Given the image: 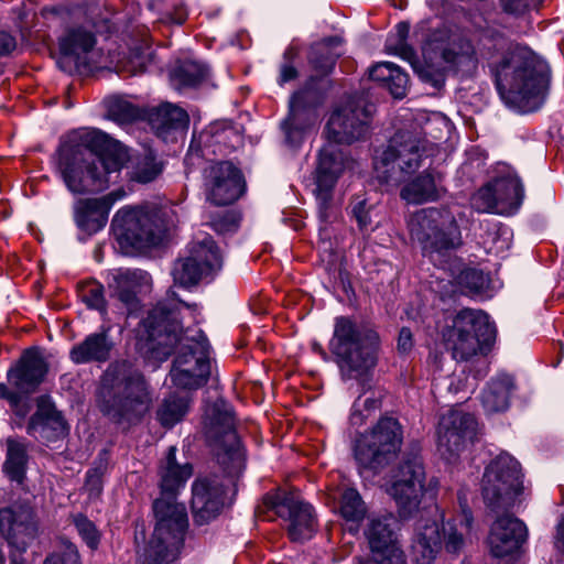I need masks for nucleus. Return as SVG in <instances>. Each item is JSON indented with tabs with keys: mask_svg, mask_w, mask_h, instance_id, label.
<instances>
[{
	"mask_svg": "<svg viewBox=\"0 0 564 564\" xmlns=\"http://www.w3.org/2000/svg\"><path fill=\"white\" fill-rule=\"evenodd\" d=\"M174 296V292H169L166 299L149 312L137 329V337L159 359H166L176 346H181L171 370L172 382L182 389H197L207 382L210 375V345L202 332L197 338L183 336L178 319L181 308L195 313L197 305Z\"/></svg>",
	"mask_w": 564,
	"mask_h": 564,
	"instance_id": "nucleus-1",
	"label": "nucleus"
},
{
	"mask_svg": "<svg viewBox=\"0 0 564 564\" xmlns=\"http://www.w3.org/2000/svg\"><path fill=\"white\" fill-rule=\"evenodd\" d=\"M204 425L226 477L212 475L199 477L193 482L191 507L194 522L199 525L220 514L227 501V488L234 485V478L245 468V454L235 431L231 409L224 401H216L206 409Z\"/></svg>",
	"mask_w": 564,
	"mask_h": 564,
	"instance_id": "nucleus-2",
	"label": "nucleus"
},
{
	"mask_svg": "<svg viewBox=\"0 0 564 564\" xmlns=\"http://www.w3.org/2000/svg\"><path fill=\"white\" fill-rule=\"evenodd\" d=\"M128 160L120 142L100 130L83 129L59 147L56 169L69 192L86 194L107 188Z\"/></svg>",
	"mask_w": 564,
	"mask_h": 564,
	"instance_id": "nucleus-3",
	"label": "nucleus"
},
{
	"mask_svg": "<svg viewBox=\"0 0 564 564\" xmlns=\"http://www.w3.org/2000/svg\"><path fill=\"white\" fill-rule=\"evenodd\" d=\"M409 32L410 25L406 22L398 23L395 34L387 40L386 50L408 61L424 83L434 88H441L444 85L445 74L438 59L449 69L463 75L470 76L476 73L479 58L474 44L468 39L455 37L445 42V32H434L422 47L424 61L420 63L414 50L406 42Z\"/></svg>",
	"mask_w": 564,
	"mask_h": 564,
	"instance_id": "nucleus-4",
	"label": "nucleus"
},
{
	"mask_svg": "<svg viewBox=\"0 0 564 564\" xmlns=\"http://www.w3.org/2000/svg\"><path fill=\"white\" fill-rule=\"evenodd\" d=\"M496 85L507 106L522 111L535 110L547 90V66L529 47L518 46L510 63L498 68Z\"/></svg>",
	"mask_w": 564,
	"mask_h": 564,
	"instance_id": "nucleus-5",
	"label": "nucleus"
},
{
	"mask_svg": "<svg viewBox=\"0 0 564 564\" xmlns=\"http://www.w3.org/2000/svg\"><path fill=\"white\" fill-rule=\"evenodd\" d=\"M378 343L376 332L360 327L345 316L335 319L329 350L344 380H356L362 389L366 388L370 380L369 370L376 365Z\"/></svg>",
	"mask_w": 564,
	"mask_h": 564,
	"instance_id": "nucleus-6",
	"label": "nucleus"
},
{
	"mask_svg": "<svg viewBox=\"0 0 564 564\" xmlns=\"http://www.w3.org/2000/svg\"><path fill=\"white\" fill-rule=\"evenodd\" d=\"M152 399L143 376L139 372L116 375L109 369L102 378L98 405L118 424H134L150 410Z\"/></svg>",
	"mask_w": 564,
	"mask_h": 564,
	"instance_id": "nucleus-7",
	"label": "nucleus"
},
{
	"mask_svg": "<svg viewBox=\"0 0 564 564\" xmlns=\"http://www.w3.org/2000/svg\"><path fill=\"white\" fill-rule=\"evenodd\" d=\"M155 525L144 547L148 564H171L175 562L184 544L188 527L186 508L177 497L160 496L153 502Z\"/></svg>",
	"mask_w": 564,
	"mask_h": 564,
	"instance_id": "nucleus-8",
	"label": "nucleus"
},
{
	"mask_svg": "<svg viewBox=\"0 0 564 564\" xmlns=\"http://www.w3.org/2000/svg\"><path fill=\"white\" fill-rule=\"evenodd\" d=\"M408 227L411 238L421 245L423 254L432 261L462 245L459 227L447 212L421 209L410 217Z\"/></svg>",
	"mask_w": 564,
	"mask_h": 564,
	"instance_id": "nucleus-9",
	"label": "nucleus"
},
{
	"mask_svg": "<svg viewBox=\"0 0 564 564\" xmlns=\"http://www.w3.org/2000/svg\"><path fill=\"white\" fill-rule=\"evenodd\" d=\"M495 339V328L481 311L465 308L457 313L444 340L456 360H468L489 348Z\"/></svg>",
	"mask_w": 564,
	"mask_h": 564,
	"instance_id": "nucleus-10",
	"label": "nucleus"
},
{
	"mask_svg": "<svg viewBox=\"0 0 564 564\" xmlns=\"http://www.w3.org/2000/svg\"><path fill=\"white\" fill-rule=\"evenodd\" d=\"M519 462L507 453L495 457L486 467L481 480L485 503L495 512L509 510L523 492Z\"/></svg>",
	"mask_w": 564,
	"mask_h": 564,
	"instance_id": "nucleus-11",
	"label": "nucleus"
},
{
	"mask_svg": "<svg viewBox=\"0 0 564 564\" xmlns=\"http://www.w3.org/2000/svg\"><path fill=\"white\" fill-rule=\"evenodd\" d=\"M402 440L400 423L393 417H382L357 440L355 458L361 468L377 473L395 459Z\"/></svg>",
	"mask_w": 564,
	"mask_h": 564,
	"instance_id": "nucleus-12",
	"label": "nucleus"
},
{
	"mask_svg": "<svg viewBox=\"0 0 564 564\" xmlns=\"http://www.w3.org/2000/svg\"><path fill=\"white\" fill-rule=\"evenodd\" d=\"M421 141L410 132L395 133L376 159L377 177L384 183L399 184L413 174L423 162Z\"/></svg>",
	"mask_w": 564,
	"mask_h": 564,
	"instance_id": "nucleus-13",
	"label": "nucleus"
},
{
	"mask_svg": "<svg viewBox=\"0 0 564 564\" xmlns=\"http://www.w3.org/2000/svg\"><path fill=\"white\" fill-rule=\"evenodd\" d=\"M354 162L338 148L336 143L325 144L318 153L315 170L314 194L318 206L319 219L330 223L337 216L333 194L335 185L346 169H351Z\"/></svg>",
	"mask_w": 564,
	"mask_h": 564,
	"instance_id": "nucleus-14",
	"label": "nucleus"
},
{
	"mask_svg": "<svg viewBox=\"0 0 564 564\" xmlns=\"http://www.w3.org/2000/svg\"><path fill=\"white\" fill-rule=\"evenodd\" d=\"M113 235L124 250L142 249L154 245L162 230V225L156 212L142 208L122 207L111 221Z\"/></svg>",
	"mask_w": 564,
	"mask_h": 564,
	"instance_id": "nucleus-15",
	"label": "nucleus"
},
{
	"mask_svg": "<svg viewBox=\"0 0 564 564\" xmlns=\"http://www.w3.org/2000/svg\"><path fill=\"white\" fill-rule=\"evenodd\" d=\"M265 506L289 522L288 533L292 541L304 542L315 532V517L311 505L299 494L278 490L264 497Z\"/></svg>",
	"mask_w": 564,
	"mask_h": 564,
	"instance_id": "nucleus-16",
	"label": "nucleus"
},
{
	"mask_svg": "<svg viewBox=\"0 0 564 564\" xmlns=\"http://www.w3.org/2000/svg\"><path fill=\"white\" fill-rule=\"evenodd\" d=\"M372 106L362 99H349L336 108L326 124V134L333 143L350 144L368 132Z\"/></svg>",
	"mask_w": 564,
	"mask_h": 564,
	"instance_id": "nucleus-17",
	"label": "nucleus"
},
{
	"mask_svg": "<svg viewBox=\"0 0 564 564\" xmlns=\"http://www.w3.org/2000/svg\"><path fill=\"white\" fill-rule=\"evenodd\" d=\"M425 491V470L419 457L404 460L388 488V494L394 499L403 518L419 510Z\"/></svg>",
	"mask_w": 564,
	"mask_h": 564,
	"instance_id": "nucleus-18",
	"label": "nucleus"
},
{
	"mask_svg": "<svg viewBox=\"0 0 564 564\" xmlns=\"http://www.w3.org/2000/svg\"><path fill=\"white\" fill-rule=\"evenodd\" d=\"M94 32L85 26L69 28L58 41L57 66L65 73L93 70L99 64Z\"/></svg>",
	"mask_w": 564,
	"mask_h": 564,
	"instance_id": "nucleus-19",
	"label": "nucleus"
},
{
	"mask_svg": "<svg viewBox=\"0 0 564 564\" xmlns=\"http://www.w3.org/2000/svg\"><path fill=\"white\" fill-rule=\"evenodd\" d=\"M0 532L11 546V564H24L23 553L39 534L33 510L28 506L1 509Z\"/></svg>",
	"mask_w": 564,
	"mask_h": 564,
	"instance_id": "nucleus-20",
	"label": "nucleus"
},
{
	"mask_svg": "<svg viewBox=\"0 0 564 564\" xmlns=\"http://www.w3.org/2000/svg\"><path fill=\"white\" fill-rule=\"evenodd\" d=\"M314 77L311 76L305 86L292 95L289 115L281 122L285 142L292 147H296L303 141L304 135L316 124L318 119L315 110L318 94L312 87Z\"/></svg>",
	"mask_w": 564,
	"mask_h": 564,
	"instance_id": "nucleus-21",
	"label": "nucleus"
},
{
	"mask_svg": "<svg viewBox=\"0 0 564 564\" xmlns=\"http://www.w3.org/2000/svg\"><path fill=\"white\" fill-rule=\"evenodd\" d=\"M476 421L469 414L457 410L442 415L437 431V451L448 463L455 462L475 436Z\"/></svg>",
	"mask_w": 564,
	"mask_h": 564,
	"instance_id": "nucleus-22",
	"label": "nucleus"
},
{
	"mask_svg": "<svg viewBox=\"0 0 564 564\" xmlns=\"http://www.w3.org/2000/svg\"><path fill=\"white\" fill-rule=\"evenodd\" d=\"M242 173L228 161L217 162L205 171L206 198L214 205L236 202L245 192Z\"/></svg>",
	"mask_w": 564,
	"mask_h": 564,
	"instance_id": "nucleus-23",
	"label": "nucleus"
},
{
	"mask_svg": "<svg viewBox=\"0 0 564 564\" xmlns=\"http://www.w3.org/2000/svg\"><path fill=\"white\" fill-rule=\"evenodd\" d=\"M392 518L371 519L365 531L372 558L377 564H404L403 551L398 545Z\"/></svg>",
	"mask_w": 564,
	"mask_h": 564,
	"instance_id": "nucleus-24",
	"label": "nucleus"
},
{
	"mask_svg": "<svg viewBox=\"0 0 564 564\" xmlns=\"http://www.w3.org/2000/svg\"><path fill=\"white\" fill-rule=\"evenodd\" d=\"M124 196L126 191L118 188L100 198L78 199L74 205V219L77 227L89 236L96 234L106 226L113 204Z\"/></svg>",
	"mask_w": 564,
	"mask_h": 564,
	"instance_id": "nucleus-25",
	"label": "nucleus"
},
{
	"mask_svg": "<svg viewBox=\"0 0 564 564\" xmlns=\"http://www.w3.org/2000/svg\"><path fill=\"white\" fill-rule=\"evenodd\" d=\"M527 538L528 529L521 520L509 514L499 517L491 524L487 539L489 552L498 558L507 557L516 553Z\"/></svg>",
	"mask_w": 564,
	"mask_h": 564,
	"instance_id": "nucleus-26",
	"label": "nucleus"
},
{
	"mask_svg": "<svg viewBox=\"0 0 564 564\" xmlns=\"http://www.w3.org/2000/svg\"><path fill=\"white\" fill-rule=\"evenodd\" d=\"M46 372L47 365L42 355L36 349H28L8 370L7 378L14 392L30 394L43 382Z\"/></svg>",
	"mask_w": 564,
	"mask_h": 564,
	"instance_id": "nucleus-27",
	"label": "nucleus"
},
{
	"mask_svg": "<svg viewBox=\"0 0 564 564\" xmlns=\"http://www.w3.org/2000/svg\"><path fill=\"white\" fill-rule=\"evenodd\" d=\"M149 274L141 270L117 269L110 273L108 288L111 296L117 299L129 313H134L140 307L138 293L149 282Z\"/></svg>",
	"mask_w": 564,
	"mask_h": 564,
	"instance_id": "nucleus-28",
	"label": "nucleus"
},
{
	"mask_svg": "<svg viewBox=\"0 0 564 564\" xmlns=\"http://www.w3.org/2000/svg\"><path fill=\"white\" fill-rule=\"evenodd\" d=\"M442 546V525L435 520H420L412 541V554L416 564H431Z\"/></svg>",
	"mask_w": 564,
	"mask_h": 564,
	"instance_id": "nucleus-29",
	"label": "nucleus"
},
{
	"mask_svg": "<svg viewBox=\"0 0 564 564\" xmlns=\"http://www.w3.org/2000/svg\"><path fill=\"white\" fill-rule=\"evenodd\" d=\"M518 46L520 45L510 43L501 32L495 29H486L482 32L479 40V54L487 62L495 78L498 68L505 63H510Z\"/></svg>",
	"mask_w": 564,
	"mask_h": 564,
	"instance_id": "nucleus-30",
	"label": "nucleus"
},
{
	"mask_svg": "<svg viewBox=\"0 0 564 564\" xmlns=\"http://www.w3.org/2000/svg\"><path fill=\"white\" fill-rule=\"evenodd\" d=\"M176 447L171 446L159 467L160 488L163 497H177L184 488L187 479L192 476L193 469L188 463L176 462Z\"/></svg>",
	"mask_w": 564,
	"mask_h": 564,
	"instance_id": "nucleus-31",
	"label": "nucleus"
},
{
	"mask_svg": "<svg viewBox=\"0 0 564 564\" xmlns=\"http://www.w3.org/2000/svg\"><path fill=\"white\" fill-rule=\"evenodd\" d=\"M111 348L112 344L106 333H94L73 346L69 358L77 365L104 362L109 359Z\"/></svg>",
	"mask_w": 564,
	"mask_h": 564,
	"instance_id": "nucleus-32",
	"label": "nucleus"
},
{
	"mask_svg": "<svg viewBox=\"0 0 564 564\" xmlns=\"http://www.w3.org/2000/svg\"><path fill=\"white\" fill-rule=\"evenodd\" d=\"M496 198L498 199V214L510 215L521 206L524 189L516 174L497 177L492 181Z\"/></svg>",
	"mask_w": 564,
	"mask_h": 564,
	"instance_id": "nucleus-33",
	"label": "nucleus"
},
{
	"mask_svg": "<svg viewBox=\"0 0 564 564\" xmlns=\"http://www.w3.org/2000/svg\"><path fill=\"white\" fill-rule=\"evenodd\" d=\"M440 182L441 175L434 176L426 171L403 186L400 193L401 198L410 204L435 200L443 192Z\"/></svg>",
	"mask_w": 564,
	"mask_h": 564,
	"instance_id": "nucleus-34",
	"label": "nucleus"
},
{
	"mask_svg": "<svg viewBox=\"0 0 564 564\" xmlns=\"http://www.w3.org/2000/svg\"><path fill=\"white\" fill-rule=\"evenodd\" d=\"M149 121L159 137L166 138L172 130L187 127L188 115L177 106L164 104L151 111Z\"/></svg>",
	"mask_w": 564,
	"mask_h": 564,
	"instance_id": "nucleus-35",
	"label": "nucleus"
},
{
	"mask_svg": "<svg viewBox=\"0 0 564 564\" xmlns=\"http://www.w3.org/2000/svg\"><path fill=\"white\" fill-rule=\"evenodd\" d=\"M514 389L513 378L500 375L492 379L481 394V402L489 413L506 411L509 408L511 392Z\"/></svg>",
	"mask_w": 564,
	"mask_h": 564,
	"instance_id": "nucleus-36",
	"label": "nucleus"
},
{
	"mask_svg": "<svg viewBox=\"0 0 564 564\" xmlns=\"http://www.w3.org/2000/svg\"><path fill=\"white\" fill-rule=\"evenodd\" d=\"M191 399L187 393L173 392L166 395L156 410V419L163 427H173L187 414Z\"/></svg>",
	"mask_w": 564,
	"mask_h": 564,
	"instance_id": "nucleus-37",
	"label": "nucleus"
},
{
	"mask_svg": "<svg viewBox=\"0 0 564 564\" xmlns=\"http://www.w3.org/2000/svg\"><path fill=\"white\" fill-rule=\"evenodd\" d=\"M339 43V39L329 37L311 46L307 61L316 77H324L334 69L338 54L333 52V47Z\"/></svg>",
	"mask_w": 564,
	"mask_h": 564,
	"instance_id": "nucleus-38",
	"label": "nucleus"
},
{
	"mask_svg": "<svg viewBox=\"0 0 564 564\" xmlns=\"http://www.w3.org/2000/svg\"><path fill=\"white\" fill-rule=\"evenodd\" d=\"M207 75V69L195 61L177 63L170 73V83L176 90L199 85Z\"/></svg>",
	"mask_w": 564,
	"mask_h": 564,
	"instance_id": "nucleus-39",
	"label": "nucleus"
},
{
	"mask_svg": "<svg viewBox=\"0 0 564 564\" xmlns=\"http://www.w3.org/2000/svg\"><path fill=\"white\" fill-rule=\"evenodd\" d=\"M188 256L195 258V261L200 267H205L208 273L219 270L223 264L221 253L215 241L208 236L194 240L189 245Z\"/></svg>",
	"mask_w": 564,
	"mask_h": 564,
	"instance_id": "nucleus-40",
	"label": "nucleus"
},
{
	"mask_svg": "<svg viewBox=\"0 0 564 564\" xmlns=\"http://www.w3.org/2000/svg\"><path fill=\"white\" fill-rule=\"evenodd\" d=\"M28 462L25 444L9 437L7 440V458L3 469L8 477L17 482H22Z\"/></svg>",
	"mask_w": 564,
	"mask_h": 564,
	"instance_id": "nucleus-41",
	"label": "nucleus"
},
{
	"mask_svg": "<svg viewBox=\"0 0 564 564\" xmlns=\"http://www.w3.org/2000/svg\"><path fill=\"white\" fill-rule=\"evenodd\" d=\"M205 267H200L195 258L187 256L186 258L175 261L172 275L174 282L181 286L188 288L198 283V281L207 275Z\"/></svg>",
	"mask_w": 564,
	"mask_h": 564,
	"instance_id": "nucleus-42",
	"label": "nucleus"
},
{
	"mask_svg": "<svg viewBox=\"0 0 564 564\" xmlns=\"http://www.w3.org/2000/svg\"><path fill=\"white\" fill-rule=\"evenodd\" d=\"M163 171V163L151 152L139 156L132 166L130 177L141 184L153 182Z\"/></svg>",
	"mask_w": 564,
	"mask_h": 564,
	"instance_id": "nucleus-43",
	"label": "nucleus"
},
{
	"mask_svg": "<svg viewBox=\"0 0 564 564\" xmlns=\"http://www.w3.org/2000/svg\"><path fill=\"white\" fill-rule=\"evenodd\" d=\"M340 513L347 521L357 522L364 519L366 507L356 489L348 488L343 492Z\"/></svg>",
	"mask_w": 564,
	"mask_h": 564,
	"instance_id": "nucleus-44",
	"label": "nucleus"
},
{
	"mask_svg": "<svg viewBox=\"0 0 564 564\" xmlns=\"http://www.w3.org/2000/svg\"><path fill=\"white\" fill-rule=\"evenodd\" d=\"M107 116L109 119L120 123H129L138 118V109L119 97H111L107 100Z\"/></svg>",
	"mask_w": 564,
	"mask_h": 564,
	"instance_id": "nucleus-45",
	"label": "nucleus"
},
{
	"mask_svg": "<svg viewBox=\"0 0 564 564\" xmlns=\"http://www.w3.org/2000/svg\"><path fill=\"white\" fill-rule=\"evenodd\" d=\"M82 301L91 310H96L101 314L107 313V301L104 294V286L96 282L89 281L84 283L79 290Z\"/></svg>",
	"mask_w": 564,
	"mask_h": 564,
	"instance_id": "nucleus-46",
	"label": "nucleus"
},
{
	"mask_svg": "<svg viewBox=\"0 0 564 564\" xmlns=\"http://www.w3.org/2000/svg\"><path fill=\"white\" fill-rule=\"evenodd\" d=\"M151 62V54L140 50H132L130 55L121 61L117 68L118 72L129 73L131 75L141 74L147 69Z\"/></svg>",
	"mask_w": 564,
	"mask_h": 564,
	"instance_id": "nucleus-47",
	"label": "nucleus"
},
{
	"mask_svg": "<svg viewBox=\"0 0 564 564\" xmlns=\"http://www.w3.org/2000/svg\"><path fill=\"white\" fill-rule=\"evenodd\" d=\"M297 56L299 51L294 46H290L284 51L278 76V84L280 86L295 80L299 77V69L294 64Z\"/></svg>",
	"mask_w": 564,
	"mask_h": 564,
	"instance_id": "nucleus-48",
	"label": "nucleus"
},
{
	"mask_svg": "<svg viewBox=\"0 0 564 564\" xmlns=\"http://www.w3.org/2000/svg\"><path fill=\"white\" fill-rule=\"evenodd\" d=\"M74 524L85 543L91 550H96L100 542V533L97 530L95 523L84 514H77L74 517Z\"/></svg>",
	"mask_w": 564,
	"mask_h": 564,
	"instance_id": "nucleus-49",
	"label": "nucleus"
},
{
	"mask_svg": "<svg viewBox=\"0 0 564 564\" xmlns=\"http://www.w3.org/2000/svg\"><path fill=\"white\" fill-rule=\"evenodd\" d=\"M473 205L479 212L498 214V199L492 182L481 187L473 196Z\"/></svg>",
	"mask_w": 564,
	"mask_h": 564,
	"instance_id": "nucleus-50",
	"label": "nucleus"
},
{
	"mask_svg": "<svg viewBox=\"0 0 564 564\" xmlns=\"http://www.w3.org/2000/svg\"><path fill=\"white\" fill-rule=\"evenodd\" d=\"M44 564H80L76 545L69 541L62 540L61 552L47 556Z\"/></svg>",
	"mask_w": 564,
	"mask_h": 564,
	"instance_id": "nucleus-51",
	"label": "nucleus"
},
{
	"mask_svg": "<svg viewBox=\"0 0 564 564\" xmlns=\"http://www.w3.org/2000/svg\"><path fill=\"white\" fill-rule=\"evenodd\" d=\"M442 541H444L446 552L452 554H458L465 545L463 533L449 523L442 524Z\"/></svg>",
	"mask_w": 564,
	"mask_h": 564,
	"instance_id": "nucleus-52",
	"label": "nucleus"
},
{
	"mask_svg": "<svg viewBox=\"0 0 564 564\" xmlns=\"http://www.w3.org/2000/svg\"><path fill=\"white\" fill-rule=\"evenodd\" d=\"M50 420L58 421L59 415L56 411L47 405H39L37 411L31 416L28 424V433L33 435L34 432L40 427L45 425Z\"/></svg>",
	"mask_w": 564,
	"mask_h": 564,
	"instance_id": "nucleus-53",
	"label": "nucleus"
},
{
	"mask_svg": "<svg viewBox=\"0 0 564 564\" xmlns=\"http://www.w3.org/2000/svg\"><path fill=\"white\" fill-rule=\"evenodd\" d=\"M408 83V75L397 66L395 68H392V76L386 87L394 98H403L406 94Z\"/></svg>",
	"mask_w": 564,
	"mask_h": 564,
	"instance_id": "nucleus-54",
	"label": "nucleus"
},
{
	"mask_svg": "<svg viewBox=\"0 0 564 564\" xmlns=\"http://www.w3.org/2000/svg\"><path fill=\"white\" fill-rule=\"evenodd\" d=\"M21 394L10 390L6 383H0V398L6 399L10 403L17 415L24 417L29 412V406L20 404Z\"/></svg>",
	"mask_w": 564,
	"mask_h": 564,
	"instance_id": "nucleus-55",
	"label": "nucleus"
},
{
	"mask_svg": "<svg viewBox=\"0 0 564 564\" xmlns=\"http://www.w3.org/2000/svg\"><path fill=\"white\" fill-rule=\"evenodd\" d=\"M503 10L512 14H522L531 8H536L540 0H500Z\"/></svg>",
	"mask_w": 564,
	"mask_h": 564,
	"instance_id": "nucleus-56",
	"label": "nucleus"
},
{
	"mask_svg": "<svg viewBox=\"0 0 564 564\" xmlns=\"http://www.w3.org/2000/svg\"><path fill=\"white\" fill-rule=\"evenodd\" d=\"M395 67L397 65L390 62L378 63L369 69V77L372 80L380 82L386 86L392 76V68Z\"/></svg>",
	"mask_w": 564,
	"mask_h": 564,
	"instance_id": "nucleus-57",
	"label": "nucleus"
},
{
	"mask_svg": "<svg viewBox=\"0 0 564 564\" xmlns=\"http://www.w3.org/2000/svg\"><path fill=\"white\" fill-rule=\"evenodd\" d=\"M351 213L352 216L356 218L358 226L361 230H365L369 227V225L371 224V219L365 199H359L355 202L351 207Z\"/></svg>",
	"mask_w": 564,
	"mask_h": 564,
	"instance_id": "nucleus-58",
	"label": "nucleus"
},
{
	"mask_svg": "<svg viewBox=\"0 0 564 564\" xmlns=\"http://www.w3.org/2000/svg\"><path fill=\"white\" fill-rule=\"evenodd\" d=\"M463 280L466 285L473 291H479L484 286V276L477 270H468L464 272Z\"/></svg>",
	"mask_w": 564,
	"mask_h": 564,
	"instance_id": "nucleus-59",
	"label": "nucleus"
},
{
	"mask_svg": "<svg viewBox=\"0 0 564 564\" xmlns=\"http://www.w3.org/2000/svg\"><path fill=\"white\" fill-rule=\"evenodd\" d=\"M101 475H102V471L100 469H90L87 471V476H86V488L91 492V494H99L100 490H101Z\"/></svg>",
	"mask_w": 564,
	"mask_h": 564,
	"instance_id": "nucleus-60",
	"label": "nucleus"
},
{
	"mask_svg": "<svg viewBox=\"0 0 564 564\" xmlns=\"http://www.w3.org/2000/svg\"><path fill=\"white\" fill-rule=\"evenodd\" d=\"M15 47V37L6 31H0V56L9 55Z\"/></svg>",
	"mask_w": 564,
	"mask_h": 564,
	"instance_id": "nucleus-61",
	"label": "nucleus"
},
{
	"mask_svg": "<svg viewBox=\"0 0 564 564\" xmlns=\"http://www.w3.org/2000/svg\"><path fill=\"white\" fill-rule=\"evenodd\" d=\"M369 414H367L364 410H361L360 399H358L352 406V412L350 415V423L355 426H360L364 424L366 417Z\"/></svg>",
	"mask_w": 564,
	"mask_h": 564,
	"instance_id": "nucleus-62",
	"label": "nucleus"
},
{
	"mask_svg": "<svg viewBox=\"0 0 564 564\" xmlns=\"http://www.w3.org/2000/svg\"><path fill=\"white\" fill-rule=\"evenodd\" d=\"M412 347V334L409 328H402L398 338V348L408 351Z\"/></svg>",
	"mask_w": 564,
	"mask_h": 564,
	"instance_id": "nucleus-63",
	"label": "nucleus"
},
{
	"mask_svg": "<svg viewBox=\"0 0 564 564\" xmlns=\"http://www.w3.org/2000/svg\"><path fill=\"white\" fill-rule=\"evenodd\" d=\"M555 546L564 552V518L557 525V533L555 536Z\"/></svg>",
	"mask_w": 564,
	"mask_h": 564,
	"instance_id": "nucleus-64",
	"label": "nucleus"
}]
</instances>
